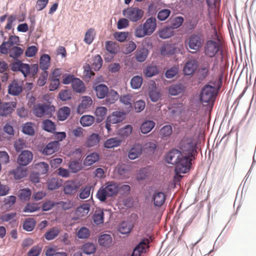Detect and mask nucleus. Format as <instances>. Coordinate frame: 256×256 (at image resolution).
Wrapping results in <instances>:
<instances>
[{
  "label": "nucleus",
  "instance_id": "nucleus-1",
  "mask_svg": "<svg viewBox=\"0 0 256 256\" xmlns=\"http://www.w3.org/2000/svg\"><path fill=\"white\" fill-rule=\"evenodd\" d=\"M197 142L194 136L186 134L180 144V150L173 149L170 151L166 156V160L168 164L175 165V172L180 177V174L188 172L192 166V162L197 155Z\"/></svg>",
  "mask_w": 256,
  "mask_h": 256
},
{
  "label": "nucleus",
  "instance_id": "nucleus-2",
  "mask_svg": "<svg viewBox=\"0 0 256 256\" xmlns=\"http://www.w3.org/2000/svg\"><path fill=\"white\" fill-rule=\"evenodd\" d=\"M223 76H219L214 81H211L202 88L200 94V100L204 106L212 108L217 94L222 86Z\"/></svg>",
  "mask_w": 256,
  "mask_h": 256
},
{
  "label": "nucleus",
  "instance_id": "nucleus-3",
  "mask_svg": "<svg viewBox=\"0 0 256 256\" xmlns=\"http://www.w3.org/2000/svg\"><path fill=\"white\" fill-rule=\"evenodd\" d=\"M216 38L208 40L204 46L205 54L209 57L216 56V64H228V56L222 50L220 40L216 36Z\"/></svg>",
  "mask_w": 256,
  "mask_h": 256
},
{
  "label": "nucleus",
  "instance_id": "nucleus-4",
  "mask_svg": "<svg viewBox=\"0 0 256 256\" xmlns=\"http://www.w3.org/2000/svg\"><path fill=\"white\" fill-rule=\"evenodd\" d=\"M120 184L114 182L109 181L105 184L104 187H101L96 194L97 198L101 202L106 201L107 197L117 194L119 192Z\"/></svg>",
  "mask_w": 256,
  "mask_h": 256
},
{
  "label": "nucleus",
  "instance_id": "nucleus-5",
  "mask_svg": "<svg viewBox=\"0 0 256 256\" xmlns=\"http://www.w3.org/2000/svg\"><path fill=\"white\" fill-rule=\"evenodd\" d=\"M156 26V20L151 17L148 18L144 24L138 26L134 31L135 36L137 38H142L146 36L152 34Z\"/></svg>",
  "mask_w": 256,
  "mask_h": 256
},
{
  "label": "nucleus",
  "instance_id": "nucleus-6",
  "mask_svg": "<svg viewBox=\"0 0 256 256\" xmlns=\"http://www.w3.org/2000/svg\"><path fill=\"white\" fill-rule=\"evenodd\" d=\"M55 112V108L50 102L38 103L34 106L32 109L33 114L37 117L52 116Z\"/></svg>",
  "mask_w": 256,
  "mask_h": 256
},
{
  "label": "nucleus",
  "instance_id": "nucleus-7",
  "mask_svg": "<svg viewBox=\"0 0 256 256\" xmlns=\"http://www.w3.org/2000/svg\"><path fill=\"white\" fill-rule=\"evenodd\" d=\"M96 96L99 98H103L106 96V102L108 104H113L117 100L118 96V94L116 92H112V95H108V88L104 84H100L98 86H94Z\"/></svg>",
  "mask_w": 256,
  "mask_h": 256
},
{
  "label": "nucleus",
  "instance_id": "nucleus-8",
  "mask_svg": "<svg viewBox=\"0 0 256 256\" xmlns=\"http://www.w3.org/2000/svg\"><path fill=\"white\" fill-rule=\"evenodd\" d=\"M204 38L200 34H192L186 40L185 44L187 48L194 50L195 52L198 50L202 46Z\"/></svg>",
  "mask_w": 256,
  "mask_h": 256
},
{
  "label": "nucleus",
  "instance_id": "nucleus-9",
  "mask_svg": "<svg viewBox=\"0 0 256 256\" xmlns=\"http://www.w3.org/2000/svg\"><path fill=\"white\" fill-rule=\"evenodd\" d=\"M122 14L124 16L132 22L138 21L144 15V12L142 10L134 7H130L124 10Z\"/></svg>",
  "mask_w": 256,
  "mask_h": 256
},
{
  "label": "nucleus",
  "instance_id": "nucleus-10",
  "mask_svg": "<svg viewBox=\"0 0 256 256\" xmlns=\"http://www.w3.org/2000/svg\"><path fill=\"white\" fill-rule=\"evenodd\" d=\"M16 107V102H0V116L7 117L10 116Z\"/></svg>",
  "mask_w": 256,
  "mask_h": 256
},
{
  "label": "nucleus",
  "instance_id": "nucleus-11",
  "mask_svg": "<svg viewBox=\"0 0 256 256\" xmlns=\"http://www.w3.org/2000/svg\"><path fill=\"white\" fill-rule=\"evenodd\" d=\"M32 159L33 154L32 152L28 150H25L22 151L18 156L17 162L20 166H26L31 162Z\"/></svg>",
  "mask_w": 256,
  "mask_h": 256
},
{
  "label": "nucleus",
  "instance_id": "nucleus-12",
  "mask_svg": "<svg viewBox=\"0 0 256 256\" xmlns=\"http://www.w3.org/2000/svg\"><path fill=\"white\" fill-rule=\"evenodd\" d=\"M60 144L58 141H52L48 143L44 147L40 150V152L44 155H51L58 151L60 148Z\"/></svg>",
  "mask_w": 256,
  "mask_h": 256
},
{
  "label": "nucleus",
  "instance_id": "nucleus-13",
  "mask_svg": "<svg viewBox=\"0 0 256 256\" xmlns=\"http://www.w3.org/2000/svg\"><path fill=\"white\" fill-rule=\"evenodd\" d=\"M18 70L24 76H34L38 72V65H18Z\"/></svg>",
  "mask_w": 256,
  "mask_h": 256
},
{
  "label": "nucleus",
  "instance_id": "nucleus-14",
  "mask_svg": "<svg viewBox=\"0 0 256 256\" xmlns=\"http://www.w3.org/2000/svg\"><path fill=\"white\" fill-rule=\"evenodd\" d=\"M92 104V99L88 96H82L81 102L77 108V112L79 114H82L88 110Z\"/></svg>",
  "mask_w": 256,
  "mask_h": 256
},
{
  "label": "nucleus",
  "instance_id": "nucleus-15",
  "mask_svg": "<svg viewBox=\"0 0 256 256\" xmlns=\"http://www.w3.org/2000/svg\"><path fill=\"white\" fill-rule=\"evenodd\" d=\"M79 186L74 181H68L64 184L63 190L66 194L74 195L78 192Z\"/></svg>",
  "mask_w": 256,
  "mask_h": 256
},
{
  "label": "nucleus",
  "instance_id": "nucleus-16",
  "mask_svg": "<svg viewBox=\"0 0 256 256\" xmlns=\"http://www.w3.org/2000/svg\"><path fill=\"white\" fill-rule=\"evenodd\" d=\"M22 91V84L18 81L13 80L8 86V92L12 96H18Z\"/></svg>",
  "mask_w": 256,
  "mask_h": 256
},
{
  "label": "nucleus",
  "instance_id": "nucleus-17",
  "mask_svg": "<svg viewBox=\"0 0 256 256\" xmlns=\"http://www.w3.org/2000/svg\"><path fill=\"white\" fill-rule=\"evenodd\" d=\"M152 200L155 206L160 207L165 202L166 195L162 192L156 191L152 196Z\"/></svg>",
  "mask_w": 256,
  "mask_h": 256
},
{
  "label": "nucleus",
  "instance_id": "nucleus-18",
  "mask_svg": "<svg viewBox=\"0 0 256 256\" xmlns=\"http://www.w3.org/2000/svg\"><path fill=\"white\" fill-rule=\"evenodd\" d=\"M124 119V113L119 111L114 112L108 116L106 120L112 124L120 122Z\"/></svg>",
  "mask_w": 256,
  "mask_h": 256
},
{
  "label": "nucleus",
  "instance_id": "nucleus-19",
  "mask_svg": "<svg viewBox=\"0 0 256 256\" xmlns=\"http://www.w3.org/2000/svg\"><path fill=\"white\" fill-rule=\"evenodd\" d=\"M23 49L18 46H15L14 48L11 49V50L9 52L8 54H10V56L11 58L16 60V62L14 64H24L21 60H18V58L22 54H23Z\"/></svg>",
  "mask_w": 256,
  "mask_h": 256
},
{
  "label": "nucleus",
  "instance_id": "nucleus-20",
  "mask_svg": "<svg viewBox=\"0 0 256 256\" xmlns=\"http://www.w3.org/2000/svg\"><path fill=\"white\" fill-rule=\"evenodd\" d=\"M72 86L74 91L76 93H82L86 89L83 82L78 78L74 79Z\"/></svg>",
  "mask_w": 256,
  "mask_h": 256
},
{
  "label": "nucleus",
  "instance_id": "nucleus-21",
  "mask_svg": "<svg viewBox=\"0 0 256 256\" xmlns=\"http://www.w3.org/2000/svg\"><path fill=\"white\" fill-rule=\"evenodd\" d=\"M104 212L110 215V212L107 210H106L104 212L102 210H96L93 216V220L95 224L98 225L103 223Z\"/></svg>",
  "mask_w": 256,
  "mask_h": 256
},
{
  "label": "nucleus",
  "instance_id": "nucleus-22",
  "mask_svg": "<svg viewBox=\"0 0 256 256\" xmlns=\"http://www.w3.org/2000/svg\"><path fill=\"white\" fill-rule=\"evenodd\" d=\"M142 152V147L140 144H136L131 148L128 152V158L134 160L138 158Z\"/></svg>",
  "mask_w": 256,
  "mask_h": 256
},
{
  "label": "nucleus",
  "instance_id": "nucleus-23",
  "mask_svg": "<svg viewBox=\"0 0 256 256\" xmlns=\"http://www.w3.org/2000/svg\"><path fill=\"white\" fill-rule=\"evenodd\" d=\"M90 210V204L88 203H84L78 207L76 210V214L78 217L86 216Z\"/></svg>",
  "mask_w": 256,
  "mask_h": 256
},
{
  "label": "nucleus",
  "instance_id": "nucleus-24",
  "mask_svg": "<svg viewBox=\"0 0 256 256\" xmlns=\"http://www.w3.org/2000/svg\"><path fill=\"white\" fill-rule=\"evenodd\" d=\"M100 159V156L96 152H92L88 155L84 160V164L85 166H90L96 162H98Z\"/></svg>",
  "mask_w": 256,
  "mask_h": 256
},
{
  "label": "nucleus",
  "instance_id": "nucleus-25",
  "mask_svg": "<svg viewBox=\"0 0 256 256\" xmlns=\"http://www.w3.org/2000/svg\"><path fill=\"white\" fill-rule=\"evenodd\" d=\"M98 242L101 246L109 247L112 244V238L110 234H104L99 236Z\"/></svg>",
  "mask_w": 256,
  "mask_h": 256
},
{
  "label": "nucleus",
  "instance_id": "nucleus-26",
  "mask_svg": "<svg viewBox=\"0 0 256 256\" xmlns=\"http://www.w3.org/2000/svg\"><path fill=\"white\" fill-rule=\"evenodd\" d=\"M60 232V228L57 226H54L44 234V238L46 240H50L55 238Z\"/></svg>",
  "mask_w": 256,
  "mask_h": 256
},
{
  "label": "nucleus",
  "instance_id": "nucleus-27",
  "mask_svg": "<svg viewBox=\"0 0 256 256\" xmlns=\"http://www.w3.org/2000/svg\"><path fill=\"white\" fill-rule=\"evenodd\" d=\"M107 112V108L104 106H100L96 108L94 114L96 116V121L100 122L104 119Z\"/></svg>",
  "mask_w": 256,
  "mask_h": 256
},
{
  "label": "nucleus",
  "instance_id": "nucleus-28",
  "mask_svg": "<svg viewBox=\"0 0 256 256\" xmlns=\"http://www.w3.org/2000/svg\"><path fill=\"white\" fill-rule=\"evenodd\" d=\"M21 166H18L15 170H13L12 174H14V178L16 180H20L25 177L27 174L26 168Z\"/></svg>",
  "mask_w": 256,
  "mask_h": 256
},
{
  "label": "nucleus",
  "instance_id": "nucleus-29",
  "mask_svg": "<svg viewBox=\"0 0 256 256\" xmlns=\"http://www.w3.org/2000/svg\"><path fill=\"white\" fill-rule=\"evenodd\" d=\"M154 126L155 122L152 120L145 121L140 126V131L142 134H148L152 130Z\"/></svg>",
  "mask_w": 256,
  "mask_h": 256
},
{
  "label": "nucleus",
  "instance_id": "nucleus-30",
  "mask_svg": "<svg viewBox=\"0 0 256 256\" xmlns=\"http://www.w3.org/2000/svg\"><path fill=\"white\" fill-rule=\"evenodd\" d=\"M100 136L98 134L93 133L88 136L86 142V145L88 147L96 146L100 142Z\"/></svg>",
  "mask_w": 256,
  "mask_h": 256
},
{
  "label": "nucleus",
  "instance_id": "nucleus-31",
  "mask_svg": "<svg viewBox=\"0 0 256 256\" xmlns=\"http://www.w3.org/2000/svg\"><path fill=\"white\" fill-rule=\"evenodd\" d=\"M122 142V140L117 138H112L108 139L104 144L105 148H111L114 147L119 146Z\"/></svg>",
  "mask_w": 256,
  "mask_h": 256
},
{
  "label": "nucleus",
  "instance_id": "nucleus-32",
  "mask_svg": "<svg viewBox=\"0 0 256 256\" xmlns=\"http://www.w3.org/2000/svg\"><path fill=\"white\" fill-rule=\"evenodd\" d=\"M31 194V190L28 188H25L18 191V196L22 201H27L30 200Z\"/></svg>",
  "mask_w": 256,
  "mask_h": 256
},
{
  "label": "nucleus",
  "instance_id": "nucleus-33",
  "mask_svg": "<svg viewBox=\"0 0 256 256\" xmlns=\"http://www.w3.org/2000/svg\"><path fill=\"white\" fill-rule=\"evenodd\" d=\"M106 48L110 54H116L119 50L116 42L112 41H106L105 44Z\"/></svg>",
  "mask_w": 256,
  "mask_h": 256
},
{
  "label": "nucleus",
  "instance_id": "nucleus-34",
  "mask_svg": "<svg viewBox=\"0 0 256 256\" xmlns=\"http://www.w3.org/2000/svg\"><path fill=\"white\" fill-rule=\"evenodd\" d=\"M70 112V110L68 107H62L58 111V118L60 120H64L69 116Z\"/></svg>",
  "mask_w": 256,
  "mask_h": 256
},
{
  "label": "nucleus",
  "instance_id": "nucleus-35",
  "mask_svg": "<svg viewBox=\"0 0 256 256\" xmlns=\"http://www.w3.org/2000/svg\"><path fill=\"white\" fill-rule=\"evenodd\" d=\"M42 127L44 130L50 132H54L56 124L50 120H45L42 122Z\"/></svg>",
  "mask_w": 256,
  "mask_h": 256
},
{
  "label": "nucleus",
  "instance_id": "nucleus-36",
  "mask_svg": "<svg viewBox=\"0 0 256 256\" xmlns=\"http://www.w3.org/2000/svg\"><path fill=\"white\" fill-rule=\"evenodd\" d=\"M173 32V29L171 27H166L159 30L158 36L162 39H166L172 36Z\"/></svg>",
  "mask_w": 256,
  "mask_h": 256
},
{
  "label": "nucleus",
  "instance_id": "nucleus-37",
  "mask_svg": "<svg viewBox=\"0 0 256 256\" xmlns=\"http://www.w3.org/2000/svg\"><path fill=\"white\" fill-rule=\"evenodd\" d=\"M80 122L83 126H88L94 124V118L90 115H84L81 117Z\"/></svg>",
  "mask_w": 256,
  "mask_h": 256
},
{
  "label": "nucleus",
  "instance_id": "nucleus-38",
  "mask_svg": "<svg viewBox=\"0 0 256 256\" xmlns=\"http://www.w3.org/2000/svg\"><path fill=\"white\" fill-rule=\"evenodd\" d=\"M184 90V86L182 84H174L170 86L168 92L172 96H176Z\"/></svg>",
  "mask_w": 256,
  "mask_h": 256
},
{
  "label": "nucleus",
  "instance_id": "nucleus-39",
  "mask_svg": "<svg viewBox=\"0 0 256 256\" xmlns=\"http://www.w3.org/2000/svg\"><path fill=\"white\" fill-rule=\"evenodd\" d=\"M15 46L10 44L8 40L4 42L0 45V53L4 54H7Z\"/></svg>",
  "mask_w": 256,
  "mask_h": 256
},
{
  "label": "nucleus",
  "instance_id": "nucleus-40",
  "mask_svg": "<svg viewBox=\"0 0 256 256\" xmlns=\"http://www.w3.org/2000/svg\"><path fill=\"white\" fill-rule=\"evenodd\" d=\"M148 50L144 48L138 50L136 56V60L140 62H144L148 56Z\"/></svg>",
  "mask_w": 256,
  "mask_h": 256
},
{
  "label": "nucleus",
  "instance_id": "nucleus-41",
  "mask_svg": "<svg viewBox=\"0 0 256 256\" xmlns=\"http://www.w3.org/2000/svg\"><path fill=\"white\" fill-rule=\"evenodd\" d=\"M96 250L95 244L91 242L84 244L82 246V252L86 254H94Z\"/></svg>",
  "mask_w": 256,
  "mask_h": 256
},
{
  "label": "nucleus",
  "instance_id": "nucleus-42",
  "mask_svg": "<svg viewBox=\"0 0 256 256\" xmlns=\"http://www.w3.org/2000/svg\"><path fill=\"white\" fill-rule=\"evenodd\" d=\"M95 31L94 28H90L86 32L84 42L88 44H91L94 38Z\"/></svg>",
  "mask_w": 256,
  "mask_h": 256
},
{
  "label": "nucleus",
  "instance_id": "nucleus-43",
  "mask_svg": "<svg viewBox=\"0 0 256 256\" xmlns=\"http://www.w3.org/2000/svg\"><path fill=\"white\" fill-rule=\"evenodd\" d=\"M132 131V126L130 124L124 126L118 130V134L123 138L128 137Z\"/></svg>",
  "mask_w": 256,
  "mask_h": 256
},
{
  "label": "nucleus",
  "instance_id": "nucleus-44",
  "mask_svg": "<svg viewBox=\"0 0 256 256\" xmlns=\"http://www.w3.org/2000/svg\"><path fill=\"white\" fill-rule=\"evenodd\" d=\"M132 227L130 222H123L120 224L118 226V230L122 234H127L130 232Z\"/></svg>",
  "mask_w": 256,
  "mask_h": 256
},
{
  "label": "nucleus",
  "instance_id": "nucleus-45",
  "mask_svg": "<svg viewBox=\"0 0 256 256\" xmlns=\"http://www.w3.org/2000/svg\"><path fill=\"white\" fill-rule=\"evenodd\" d=\"M56 204L64 210H70L74 206V202L69 200H67L66 201H60Z\"/></svg>",
  "mask_w": 256,
  "mask_h": 256
},
{
  "label": "nucleus",
  "instance_id": "nucleus-46",
  "mask_svg": "<svg viewBox=\"0 0 256 256\" xmlns=\"http://www.w3.org/2000/svg\"><path fill=\"white\" fill-rule=\"evenodd\" d=\"M143 79L142 76H134L130 81V84L132 88L134 89L138 88L142 84Z\"/></svg>",
  "mask_w": 256,
  "mask_h": 256
},
{
  "label": "nucleus",
  "instance_id": "nucleus-47",
  "mask_svg": "<svg viewBox=\"0 0 256 256\" xmlns=\"http://www.w3.org/2000/svg\"><path fill=\"white\" fill-rule=\"evenodd\" d=\"M158 69L156 66L150 65L148 66L144 71L146 76L152 77L158 74Z\"/></svg>",
  "mask_w": 256,
  "mask_h": 256
},
{
  "label": "nucleus",
  "instance_id": "nucleus-48",
  "mask_svg": "<svg viewBox=\"0 0 256 256\" xmlns=\"http://www.w3.org/2000/svg\"><path fill=\"white\" fill-rule=\"evenodd\" d=\"M36 222L34 218H27L23 224V228L27 231H32L35 227Z\"/></svg>",
  "mask_w": 256,
  "mask_h": 256
},
{
  "label": "nucleus",
  "instance_id": "nucleus-49",
  "mask_svg": "<svg viewBox=\"0 0 256 256\" xmlns=\"http://www.w3.org/2000/svg\"><path fill=\"white\" fill-rule=\"evenodd\" d=\"M22 132L25 134L32 136L34 134L33 124L30 122H26L22 126Z\"/></svg>",
  "mask_w": 256,
  "mask_h": 256
},
{
  "label": "nucleus",
  "instance_id": "nucleus-50",
  "mask_svg": "<svg viewBox=\"0 0 256 256\" xmlns=\"http://www.w3.org/2000/svg\"><path fill=\"white\" fill-rule=\"evenodd\" d=\"M48 165L44 162H40L36 164V168L38 170V173L44 174H46L48 170Z\"/></svg>",
  "mask_w": 256,
  "mask_h": 256
},
{
  "label": "nucleus",
  "instance_id": "nucleus-51",
  "mask_svg": "<svg viewBox=\"0 0 256 256\" xmlns=\"http://www.w3.org/2000/svg\"><path fill=\"white\" fill-rule=\"evenodd\" d=\"M184 18L182 16H176L170 19V27L172 29L177 28L180 26L183 23Z\"/></svg>",
  "mask_w": 256,
  "mask_h": 256
},
{
  "label": "nucleus",
  "instance_id": "nucleus-52",
  "mask_svg": "<svg viewBox=\"0 0 256 256\" xmlns=\"http://www.w3.org/2000/svg\"><path fill=\"white\" fill-rule=\"evenodd\" d=\"M42 250V246L36 245L32 246L28 252V256H39Z\"/></svg>",
  "mask_w": 256,
  "mask_h": 256
},
{
  "label": "nucleus",
  "instance_id": "nucleus-53",
  "mask_svg": "<svg viewBox=\"0 0 256 256\" xmlns=\"http://www.w3.org/2000/svg\"><path fill=\"white\" fill-rule=\"evenodd\" d=\"M48 188L50 190H54L58 188L60 184L57 178H52L47 182Z\"/></svg>",
  "mask_w": 256,
  "mask_h": 256
},
{
  "label": "nucleus",
  "instance_id": "nucleus-54",
  "mask_svg": "<svg viewBox=\"0 0 256 256\" xmlns=\"http://www.w3.org/2000/svg\"><path fill=\"white\" fill-rule=\"evenodd\" d=\"M136 48V44L132 41H130L124 45L122 51L124 53L128 54L134 50Z\"/></svg>",
  "mask_w": 256,
  "mask_h": 256
},
{
  "label": "nucleus",
  "instance_id": "nucleus-55",
  "mask_svg": "<svg viewBox=\"0 0 256 256\" xmlns=\"http://www.w3.org/2000/svg\"><path fill=\"white\" fill-rule=\"evenodd\" d=\"M26 141L22 138H18L15 140L14 142V147L17 152L21 151L23 148H26Z\"/></svg>",
  "mask_w": 256,
  "mask_h": 256
},
{
  "label": "nucleus",
  "instance_id": "nucleus-56",
  "mask_svg": "<svg viewBox=\"0 0 256 256\" xmlns=\"http://www.w3.org/2000/svg\"><path fill=\"white\" fill-rule=\"evenodd\" d=\"M68 168L72 172H76L81 170L82 164L78 162L72 161L70 162Z\"/></svg>",
  "mask_w": 256,
  "mask_h": 256
},
{
  "label": "nucleus",
  "instance_id": "nucleus-57",
  "mask_svg": "<svg viewBox=\"0 0 256 256\" xmlns=\"http://www.w3.org/2000/svg\"><path fill=\"white\" fill-rule=\"evenodd\" d=\"M76 235L80 238H86L90 236V232L87 228L82 227L78 230Z\"/></svg>",
  "mask_w": 256,
  "mask_h": 256
},
{
  "label": "nucleus",
  "instance_id": "nucleus-58",
  "mask_svg": "<svg viewBox=\"0 0 256 256\" xmlns=\"http://www.w3.org/2000/svg\"><path fill=\"white\" fill-rule=\"evenodd\" d=\"M172 133V127L170 125L164 126L160 131V134L162 137L170 136Z\"/></svg>",
  "mask_w": 256,
  "mask_h": 256
},
{
  "label": "nucleus",
  "instance_id": "nucleus-59",
  "mask_svg": "<svg viewBox=\"0 0 256 256\" xmlns=\"http://www.w3.org/2000/svg\"><path fill=\"white\" fill-rule=\"evenodd\" d=\"M16 197L14 196H7L4 199V206L6 208H10L16 203Z\"/></svg>",
  "mask_w": 256,
  "mask_h": 256
},
{
  "label": "nucleus",
  "instance_id": "nucleus-60",
  "mask_svg": "<svg viewBox=\"0 0 256 256\" xmlns=\"http://www.w3.org/2000/svg\"><path fill=\"white\" fill-rule=\"evenodd\" d=\"M170 10L168 9L160 10L158 14V18L161 21L166 20L170 15Z\"/></svg>",
  "mask_w": 256,
  "mask_h": 256
},
{
  "label": "nucleus",
  "instance_id": "nucleus-61",
  "mask_svg": "<svg viewBox=\"0 0 256 256\" xmlns=\"http://www.w3.org/2000/svg\"><path fill=\"white\" fill-rule=\"evenodd\" d=\"M114 36L118 41L120 42H124L128 36V32H116L114 34Z\"/></svg>",
  "mask_w": 256,
  "mask_h": 256
},
{
  "label": "nucleus",
  "instance_id": "nucleus-62",
  "mask_svg": "<svg viewBox=\"0 0 256 256\" xmlns=\"http://www.w3.org/2000/svg\"><path fill=\"white\" fill-rule=\"evenodd\" d=\"M120 102L124 104L131 108L132 106V100L130 95H124L120 98Z\"/></svg>",
  "mask_w": 256,
  "mask_h": 256
},
{
  "label": "nucleus",
  "instance_id": "nucleus-63",
  "mask_svg": "<svg viewBox=\"0 0 256 256\" xmlns=\"http://www.w3.org/2000/svg\"><path fill=\"white\" fill-rule=\"evenodd\" d=\"M39 208H40L37 204L29 203L26 206L23 211L26 212H32L37 211Z\"/></svg>",
  "mask_w": 256,
  "mask_h": 256
},
{
  "label": "nucleus",
  "instance_id": "nucleus-64",
  "mask_svg": "<svg viewBox=\"0 0 256 256\" xmlns=\"http://www.w3.org/2000/svg\"><path fill=\"white\" fill-rule=\"evenodd\" d=\"M91 188L90 186H86L82 188L79 194V197L81 199L88 198L90 195Z\"/></svg>",
  "mask_w": 256,
  "mask_h": 256
}]
</instances>
